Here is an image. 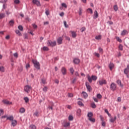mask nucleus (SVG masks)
I'll use <instances>...</instances> for the list:
<instances>
[{
  "mask_svg": "<svg viewBox=\"0 0 129 129\" xmlns=\"http://www.w3.org/2000/svg\"><path fill=\"white\" fill-rule=\"evenodd\" d=\"M47 44L48 47H55L57 45L56 41H52V40H48Z\"/></svg>",
  "mask_w": 129,
  "mask_h": 129,
  "instance_id": "obj_1",
  "label": "nucleus"
},
{
  "mask_svg": "<svg viewBox=\"0 0 129 129\" xmlns=\"http://www.w3.org/2000/svg\"><path fill=\"white\" fill-rule=\"evenodd\" d=\"M97 80V77L96 76H92V77H90L89 75L88 76V80L90 83H91L92 82V80L94 81H95Z\"/></svg>",
  "mask_w": 129,
  "mask_h": 129,
  "instance_id": "obj_2",
  "label": "nucleus"
},
{
  "mask_svg": "<svg viewBox=\"0 0 129 129\" xmlns=\"http://www.w3.org/2000/svg\"><path fill=\"white\" fill-rule=\"evenodd\" d=\"M32 62L34 65V67L39 70L40 69V63L35 59H32Z\"/></svg>",
  "mask_w": 129,
  "mask_h": 129,
  "instance_id": "obj_3",
  "label": "nucleus"
},
{
  "mask_svg": "<svg viewBox=\"0 0 129 129\" xmlns=\"http://www.w3.org/2000/svg\"><path fill=\"white\" fill-rule=\"evenodd\" d=\"M110 90L115 91L116 90V84L114 83H112L110 85Z\"/></svg>",
  "mask_w": 129,
  "mask_h": 129,
  "instance_id": "obj_4",
  "label": "nucleus"
},
{
  "mask_svg": "<svg viewBox=\"0 0 129 129\" xmlns=\"http://www.w3.org/2000/svg\"><path fill=\"white\" fill-rule=\"evenodd\" d=\"M31 89L32 87H31V86L29 85H26L24 87V91H25V92H27V93H29V92H30V90H31Z\"/></svg>",
  "mask_w": 129,
  "mask_h": 129,
  "instance_id": "obj_5",
  "label": "nucleus"
},
{
  "mask_svg": "<svg viewBox=\"0 0 129 129\" xmlns=\"http://www.w3.org/2000/svg\"><path fill=\"white\" fill-rule=\"evenodd\" d=\"M2 102L4 103V104H7V105H11V104H13V102H10V101L7 100V99H4L2 101Z\"/></svg>",
  "mask_w": 129,
  "mask_h": 129,
  "instance_id": "obj_6",
  "label": "nucleus"
},
{
  "mask_svg": "<svg viewBox=\"0 0 129 129\" xmlns=\"http://www.w3.org/2000/svg\"><path fill=\"white\" fill-rule=\"evenodd\" d=\"M86 86L87 87V90L89 92H91L92 91V89L91 88V86L89 85V83H86Z\"/></svg>",
  "mask_w": 129,
  "mask_h": 129,
  "instance_id": "obj_7",
  "label": "nucleus"
},
{
  "mask_svg": "<svg viewBox=\"0 0 129 129\" xmlns=\"http://www.w3.org/2000/svg\"><path fill=\"white\" fill-rule=\"evenodd\" d=\"M61 72L63 75H66L67 73V70L64 67H62L61 69Z\"/></svg>",
  "mask_w": 129,
  "mask_h": 129,
  "instance_id": "obj_8",
  "label": "nucleus"
},
{
  "mask_svg": "<svg viewBox=\"0 0 129 129\" xmlns=\"http://www.w3.org/2000/svg\"><path fill=\"white\" fill-rule=\"evenodd\" d=\"M57 44L58 45H61V44H62V43H63V38L62 37H59L57 39Z\"/></svg>",
  "mask_w": 129,
  "mask_h": 129,
  "instance_id": "obj_9",
  "label": "nucleus"
},
{
  "mask_svg": "<svg viewBox=\"0 0 129 129\" xmlns=\"http://www.w3.org/2000/svg\"><path fill=\"white\" fill-rule=\"evenodd\" d=\"M32 2L34 5H36L38 7H40V6H41L40 2L38 0H32Z\"/></svg>",
  "mask_w": 129,
  "mask_h": 129,
  "instance_id": "obj_10",
  "label": "nucleus"
},
{
  "mask_svg": "<svg viewBox=\"0 0 129 129\" xmlns=\"http://www.w3.org/2000/svg\"><path fill=\"white\" fill-rule=\"evenodd\" d=\"M99 85H103V84H106V81L105 80H102L98 82Z\"/></svg>",
  "mask_w": 129,
  "mask_h": 129,
  "instance_id": "obj_11",
  "label": "nucleus"
},
{
  "mask_svg": "<svg viewBox=\"0 0 129 129\" xmlns=\"http://www.w3.org/2000/svg\"><path fill=\"white\" fill-rule=\"evenodd\" d=\"M116 83H117V85H119V86L122 88V87H123V85L121 84V81H120V80H118L116 82Z\"/></svg>",
  "mask_w": 129,
  "mask_h": 129,
  "instance_id": "obj_12",
  "label": "nucleus"
},
{
  "mask_svg": "<svg viewBox=\"0 0 129 129\" xmlns=\"http://www.w3.org/2000/svg\"><path fill=\"white\" fill-rule=\"evenodd\" d=\"M74 63H75V64H79V63H80V59L79 58H75L74 59Z\"/></svg>",
  "mask_w": 129,
  "mask_h": 129,
  "instance_id": "obj_13",
  "label": "nucleus"
},
{
  "mask_svg": "<svg viewBox=\"0 0 129 129\" xmlns=\"http://www.w3.org/2000/svg\"><path fill=\"white\" fill-rule=\"evenodd\" d=\"M71 32L73 38H76V36H77V35L76 34V32H75V31H71Z\"/></svg>",
  "mask_w": 129,
  "mask_h": 129,
  "instance_id": "obj_14",
  "label": "nucleus"
},
{
  "mask_svg": "<svg viewBox=\"0 0 129 129\" xmlns=\"http://www.w3.org/2000/svg\"><path fill=\"white\" fill-rule=\"evenodd\" d=\"M77 114L78 116H80L81 115V109H78L77 111Z\"/></svg>",
  "mask_w": 129,
  "mask_h": 129,
  "instance_id": "obj_15",
  "label": "nucleus"
},
{
  "mask_svg": "<svg viewBox=\"0 0 129 129\" xmlns=\"http://www.w3.org/2000/svg\"><path fill=\"white\" fill-rule=\"evenodd\" d=\"M12 125H13V126H16V125H17V120H13L12 122Z\"/></svg>",
  "mask_w": 129,
  "mask_h": 129,
  "instance_id": "obj_16",
  "label": "nucleus"
},
{
  "mask_svg": "<svg viewBox=\"0 0 129 129\" xmlns=\"http://www.w3.org/2000/svg\"><path fill=\"white\" fill-rule=\"evenodd\" d=\"M126 34H127V31L124 30L122 31L121 35V36H124V35H126Z\"/></svg>",
  "mask_w": 129,
  "mask_h": 129,
  "instance_id": "obj_17",
  "label": "nucleus"
},
{
  "mask_svg": "<svg viewBox=\"0 0 129 129\" xmlns=\"http://www.w3.org/2000/svg\"><path fill=\"white\" fill-rule=\"evenodd\" d=\"M82 95L83 96H84V98H87V97H88V95L85 92H82Z\"/></svg>",
  "mask_w": 129,
  "mask_h": 129,
  "instance_id": "obj_18",
  "label": "nucleus"
},
{
  "mask_svg": "<svg viewBox=\"0 0 129 129\" xmlns=\"http://www.w3.org/2000/svg\"><path fill=\"white\" fill-rule=\"evenodd\" d=\"M109 67L110 68V70H111V71L112 70V69L113 68V67H114V64H113V63H110L109 65Z\"/></svg>",
  "mask_w": 129,
  "mask_h": 129,
  "instance_id": "obj_19",
  "label": "nucleus"
},
{
  "mask_svg": "<svg viewBox=\"0 0 129 129\" xmlns=\"http://www.w3.org/2000/svg\"><path fill=\"white\" fill-rule=\"evenodd\" d=\"M116 119V116H115L114 118L112 117L110 119V122H114V121H115Z\"/></svg>",
  "mask_w": 129,
  "mask_h": 129,
  "instance_id": "obj_20",
  "label": "nucleus"
},
{
  "mask_svg": "<svg viewBox=\"0 0 129 129\" xmlns=\"http://www.w3.org/2000/svg\"><path fill=\"white\" fill-rule=\"evenodd\" d=\"M87 116L88 117H89V118H90L91 117H92L93 116V113H92V112H89L88 113Z\"/></svg>",
  "mask_w": 129,
  "mask_h": 129,
  "instance_id": "obj_21",
  "label": "nucleus"
},
{
  "mask_svg": "<svg viewBox=\"0 0 129 129\" xmlns=\"http://www.w3.org/2000/svg\"><path fill=\"white\" fill-rule=\"evenodd\" d=\"M94 19H97L98 18V13H97V11H95V13L94 15Z\"/></svg>",
  "mask_w": 129,
  "mask_h": 129,
  "instance_id": "obj_22",
  "label": "nucleus"
},
{
  "mask_svg": "<svg viewBox=\"0 0 129 129\" xmlns=\"http://www.w3.org/2000/svg\"><path fill=\"white\" fill-rule=\"evenodd\" d=\"M70 126V122H67L64 123V127H67L68 126Z\"/></svg>",
  "mask_w": 129,
  "mask_h": 129,
  "instance_id": "obj_23",
  "label": "nucleus"
},
{
  "mask_svg": "<svg viewBox=\"0 0 129 129\" xmlns=\"http://www.w3.org/2000/svg\"><path fill=\"white\" fill-rule=\"evenodd\" d=\"M129 72V69H127V68L126 69H124V74H125L126 75H127V74H128Z\"/></svg>",
  "mask_w": 129,
  "mask_h": 129,
  "instance_id": "obj_24",
  "label": "nucleus"
},
{
  "mask_svg": "<svg viewBox=\"0 0 129 129\" xmlns=\"http://www.w3.org/2000/svg\"><path fill=\"white\" fill-rule=\"evenodd\" d=\"M88 119L90 120V121H91V122H95V119L91 117V118H88Z\"/></svg>",
  "mask_w": 129,
  "mask_h": 129,
  "instance_id": "obj_25",
  "label": "nucleus"
},
{
  "mask_svg": "<svg viewBox=\"0 0 129 129\" xmlns=\"http://www.w3.org/2000/svg\"><path fill=\"white\" fill-rule=\"evenodd\" d=\"M14 120V116H11L9 117H8L7 118V120Z\"/></svg>",
  "mask_w": 129,
  "mask_h": 129,
  "instance_id": "obj_26",
  "label": "nucleus"
},
{
  "mask_svg": "<svg viewBox=\"0 0 129 129\" xmlns=\"http://www.w3.org/2000/svg\"><path fill=\"white\" fill-rule=\"evenodd\" d=\"M118 49L120 51H122V50H123V46H122V45L121 44H119L118 46Z\"/></svg>",
  "mask_w": 129,
  "mask_h": 129,
  "instance_id": "obj_27",
  "label": "nucleus"
},
{
  "mask_svg": "<svg viewBox=\"0 0 129 129\" xmlns=\"http://www.w3.org/2000/svg\"><path fill=\"white\" fill-rule=\"evenodd\" d=\"M102 36L101 35L95 37L96 40H101Z\"/></svg>",
  "mask_w": 129,
  "mask_h": 129,
  "instance_id": "obj_28",
  "label": "nucleus"
},
{
  "mask_svg": "<svg viewBox=\"0 0 129 129\" xmlns=\"http://www.w3.org/2000/svg\"><path fill=\"white\" fill-rule=\"evenodd\" d=\"M34 116H39V112L38 111H36L34 114H33Z\"/></svg>",
  "mask_w": 129,
  "mask_h": 129,
  "instance_id": "obj_29",
  "label": "nucleus"
},
{
  "mask_svg": "<svg viewBox=\"0 0 129 129\" xmlns=\"http://www.w3.org/2000/svg\"><path fill=\"white\" fill-rule=\"evenodd\" d=\"M113 9L115 12H117V10H118V7H117V5H114L113 6Z\"/></svg>",
  "mask_w": 129,
  "mask_h": 129,
  "instance_id": "obj_30",
  "label": "nucleus"
},
{
  "mask_svg": "<svg viewBox=\"0 0 129 129\" xmlns=\"http://www.w3.org/2000/svg\"><path fill=\"white\" fill-rule=\"evenodd\" d=\"M15 22L14 21V20H11L9 22V25L10 26H14V24Z\"/></svg>",
  "mask_w": 129,
  "mask_h": 129,
  "instance_id": "obj_31",
  "label": "nucleus"
},
{
  "mask_svg": "<svg viewBox=\"0 0 129 129\" xmlns=\"http://www.w3.org/2000/svg\"><path fill=\"white\" fill-rule=\"evenodd\" d=\"M0 71L1 72H5V67L3 66L0 67Z\"/></svg>",
  "mask_w": 129,
  "mask_h": 129,
  "instance_id": "obj_32",
  "label": "nucleus"
},
{
  "mask_svg": "<svg viewBox=\"0 0 129 129\" xmlns=\"http://www.w3.org/2000/svg\"><path fill=\"white\" fill-rule=\"evenodd\" d=\"M6 17V14L4 13H1L0 14V19H3V18H5Z\"/></svg>",
  "mask_w": 129,
  "mask_h": 129,
  "instance_id": "obj_33",
  "label": "nucleus"
},
{
  "mask_svg": "<svg viewBox=\"0 0 129 129\" xmlns=\"http://www.w3.org/2000/svg\"><path fill=\"white\" fill-rule=\"evenodd\" d=\"M20 112L21 113H24V112H25V108H21L20 109Z\"/></svg>",
  "mask_w": 129,
  "mask_h": 129,
  "instance_id": "obj_34",
  "label": "nucleus"
},
{
  "mask_svg": "<svg viewBox=\"0 0 129 129\" xmlns=\"http://www.w3.org/2000/svg\"><path fill=\"white\" fill-rule=\"evenodd\" d=\"M70 71L72 75L74 74V69H73V68H71Z\"/></svg>",
  "mask_w": 129,
  "mask_h": 129,
  "instance_id": "obj_35",
  "label": "nucleus"
},
{
  "mask_svg": "<svg viewBox=\"0 0 129 129\" xmlns=\"http://www.w3.org/2000/svg\"><path fill=\"white\" fill-rule=\"evenodd\" d=\"M73 116H72V115H69V120H70V121H72V120H73Z\"/></svg>",
  "mask_w": 129,
  "mask_h": 129,
  "instance_id": "obj_36",
  "label": "nucleus"
},
{
  "mask_svg": "<svg viewBox=\"0 0 129 129\" xmlns=\"http://www.w3.org/2000/svg\"><path fill=\"white\" fill-rule=\"evenodd\" d=\"M43 51H49V48L47 46H44L43 47Z\"/></svg>",
  "mask_w": 129,
  "mask_h": 129,
  "instance_id": "obj_37",
  "label": "nucleus"
},
{
  "mask_svg": "<svg viewBox=\"0 0 129 129\" xmlns=\"http://www.w3.org/2000/svg\"><path fill=\"white\" fill-rule=\"evenodd\" d=\"M116 39L117 40V41L118 42H119V43H121V42H122V40H121V39L120 38H119V37H116Z\"/></svg>",
  "mask_w": 129,
  "mask_h": 129,
  "instance_id": "obj_38",
  "label": "nucleus"
},
{
  "mask_svg": "<svg viewBox=\"0 0 129 129\" xmlns=\"http://www.w3.org/2000/svg\"><path fill=\"white\" fill-rule=\"evenodd\" d=\"M64 26L66 28H69V26L67 25V22L66 21H63Z\"/></svg>",
  "mask_w": 129,
  "mask_h": 129,
  "instance_id": "obj_39",
  "label": "nucleus"
},
{
  "mask_svg": "<svg viewBox=\"0 0 129 129\" xmlns=\"http://www.w3.org/2000/svg\"><path fill=\"white\" fill-rule=\"evenodd\" d=\"M98 50L101 54L103 53V49L101 47H99Z\"/></svg>",
  "mask_w": 129,
  "mask_h": 129,
  "instance_id": "obj_40",
  "label": "nucleus"
},
{
  "mask_svg": "<svg viewBox=\"0 0 129 129\" xmlns=\"http://www.w3.org/2000/svg\"><path fill=\"white\" fill-rule=\"evenodd\" d=\"M97 97L99 99H101V98H102V96L100 94H98L97 95Z\"/></svg>",
  "mask_w": 129,
  "mask_h": 129,
  "instance_id": "obj_41",
  "label": "nucleus"
},
{
  "mask_svg": "<svg viewBox=\"0 0 129 129\" xmlns=\"http://www.w3.org/2000/svg\"><path fill=\"white\" fill-rule=\"evenodd\" d=\"M16 33L17 34V35H19V36H22V34H21V32H20L19 30H16Z\"/></svg>",
  "mask_w": 129,
  "mask_h": 129,
  "instance_id": "obj_42",
  "label": "nucleus"
},
{
  "mask_svg": "<svg viewBox=\"0 0 129 129\" xmlns=\"http://www.w3.org/2000/svg\"><path fill=\"white\" fill-rule=\"evenodd\" d=\"M24 100H25V102L26 103H28V102H29V98L26 97L24 98Z\"/></svg>",
  "mask_w": 129,
  "mask_h": 129,
  "instance_id": "obj_43",
  "label": "nucleus"
},
{
  "mask_svg": "<svg viewBox=\"0 0 129 129\" xmlns=\"http://www.w3.org/2000/svg\"><path fill=\"white\" fill-rule=\"evenodd\" d=\"M91 106H92V108H96V105H95V103H92Z\"/></svg>",
  "mask_w": 129,
  "mask_h": 129,
  "instance_id": "obj_44",
  "label": "nucleus"
},
{
  "mask_svg": "<svg viewBox=\"0 0 129 129\" xmlns=\"http://www.w3.org/2000/svg\"><path fill=\"white\" fill-rule=\"evenodd\" d=\"M79 15L81 16L82 15V9L80 7L79 8Z\"/></svg>",
  "mask_w": 129,
  "mask_h": 129,
  "instance_id": "obj_45",
  "label": "nucleus"
},
{
  "mask_svg": "<svg viewBox=\"0 0 129 129\" xmlns=\"http://www.w3.org/2000/svg\"><path fill=\"white\" fill-rule=\"evenodd\" d=\"M30 127L31 128V129H36L37 128V127H36V126L35 125H31L30 126Z\"/></svg>",
  "mask_w": 129,
  "mask_h": 129,
  "instance_id": "obj_46",
  "label": "nucleus"
},
{
  "mask_svg": "<svg viewBox=\"0 0 129 129\" xmlns=\"http://www.w3.org/2000/svg\"><path fill=\"white\" fill-rule=\"evenodd\" d=\"M87 11L88 13H90V14H92L93 12H92V9L89 8L87 9Z\"/></svg>",
  "mask_w": 129,
  "mask_h": 129,
  "instance_id": "obj_47",
  "label": "nucleus"
},
{
  "mask_svg": "<svg viewBox=\"0 0 129 129\" xmlns=\"http://www.w3.org/2000/svg\"><path fill=\"white\" fill-rule=\"evenodd\" d=\"M78 104L79 105H80L81 106H83L84 105L83 104V103H82V102L81 101H79L78 102Z\"/></svg>",
  "mask_w": 129,
  "mask_h": 129,
  "instance_id": "obj_48",
  "label": "nucleus"
},
{
  "mask_svg": "<svg viewBox=\"0 0 129 129\" xmlns=\"http://www.w3.org/2000/svg\"><path fill=\"white\" fill-rule=\"evenodd\" d=\"M18 29L19 30H20V31H23V26L22 25H20L18 26Z\"/></svg>",
  "mask_w": 129,
  "mask_h": 129,
  "instance_id": "obj_49",
  "label": "nucleus"
},
{
  "mask_svg": "<svg viewBox=\"0 0 129 129\" xmlns=\"http://www.w3.org/2000/svg\"><path fill=\"white\" fill-rule=\"evenodd\" d=\"M61 6H62V7H63V8H65L66 9H67V5H66V4H65V3H62V4H61Z\"/></svg>",
  "mask_w": 129,
  "mask_h": 129,
  "instance_id": "obj_50",
  "label": "nucleus"
},
{
  "mask_svg": "<svg viewBox=\"0 0 129 129\" xmlns=\"http://www.w3.org/2000/svg\"><path fill=\"white\" fill-rule=\"evenodd\" d=\"M4 114V110L3 109H0V116Z\"/></svg>",
  "mask_w": 129,
  "mask_h": 129,
  "instance_id": "obj_51",
  "label": "nucleus"
},
{
  "mask_svg": "<svg viewBox=\"0 0 129 129\" xmlns=\"http://www.w3.org/2000/svg\"><path fill=\"white\" fill-rule=\"evenodd\" d=\"M32 27L34 29H37V28H38V26H37V25L35 24H32Z\"/></svg>",
  "mask_w": 129,
  "mask_h": 129,
  "instance_id": "obj_52",
  "label": "nucleus"
},
{
  "mask_svg": "<svg viewBox=\"0 0 129 129\" xmlns=\"http://www.w3.org/2000/svg\"><path fill=\"white\" fill-rule=\"evenodd\" d=\"M45 14L46 16H49V15L50 14V13L49 12V10H46L45 11Z\"/></svg>",
  "mask_w": 129,
  "mask_h": 129,
  "instance_id": "obj_53",
  "label": "nucleus"
},
{
  "mask_svg": "<svg viewBox=\"0 0 129 129\" xmlns=\"http://www.w3.org/2000/svg\"><path fill=\"white\" fill-rule=\"evenodd\" d=\"M85 30H86V28H85V27H82L81 29L82 32H84V31H85Z\"/></svg>",
  "mask_w": 129,
  "mask_h": 129,
  "instance_id": "obj_54",
  "label": "nucleus"
},
{
  "mask_svg": "<svg viewBox=\"0 0 129 129\" xmlns=\"http://www.w3.org/2000/svg\"><path fill=\"white\" fill-rule=\"evenodd\" d=\"M43 91L46 92V91H47V90H48V88H47V87H44L43 89Z\"/></svg>",
  "mask_w": 129,
  "mask_h": 129,
  "instance_id": "obj_55",
  "label": "nucleus"
},
{
  "mask_svg": "<svg viewBox=\"0 0 129 129\" xmlns=\"http://www.w3.org/2000/svg\"><path fill=\"white\" fill-rule=\"evenodd\" d=\"M93 99L95 102H98V100L97 99V98H96L95 97H93Z\"/></svg>",
  "mask_w": 129,
  "mask_h": 129,
  "instance_id": "obj_56",
  "label": "nucleus"
},
{
  "mask_svg": "<svg viewBox=\"0 0 129 129\" xmlns=\"http://www.w3.org/2000/svg\"><path fill=\"white\" fill-rule=\"evenodd\" d=\"M94 54H95V56H96V57H99L100 56V55L99 54V53H96V52H95V53H94Z\"/></svg>",
  "mask_w": 129,
  "mask_h": 129,
  "instance_id": "obj_57",
  "label": "nucleus"
},
{
  "mask_svg": "<svg viewBox=\"0 0 129 129\" xmlns=\"http://www.w3.org/2000/svg\"><path fill=\"white\" fill-rule=\"evenodd\" d=\"M15 4H20V0H15Z\"/></svg>",
  "mask_w": 129,
  "mask_h": 129,
  "instance_id": "obj_58",
  "label": "nucleus"
},
{
  "mask_svg": "<svg viewBox=\"0 0 129 129\" xmlns=\"http://www.w3.org/2000/svg\"><path fill=\"white\" fill-rule=\"evenodd\" d=\"M26 69H29V68H30V64L29 63L26 65Z\"/></svg>",
  "mask_w": 129,
  "mask_h": 129,
  "instance_id": "obj_59",
  "label": "nucleus"
},
{
  "mask_svg": "<svg viewBox=\"0 0 129 129\" xmlns=\"http://www.w3.org/2000/svg\"><path fill=\"white\" fill-rule=\"evenodd\" d=\"M100 118L102 121H104L103 120H104V118H103V117L102 116L100 115Z\"/></svg>",
  "mask_w": 129,
  "mask_h": 129,
  "instance_id": "obj_60",
  "label": "nucleus"
},
{
  "mask_svg": "<svg viewBox=\"0 0 129 129\" xmlns=\"http://www.w3.org/2000/svg\"><path fill=\"white\" fill-rule=\"evenodd\" d=\"M42 82L43 84H46V80L42 79Z\"/></svg>",
  "mask_w": 129,
  "mask_h": 129,
  "instance_id": "obj_61",
  "label": "nucleus"
},
{
  "mask_svg": "<svg viewBox=\"0 0 129 129\" xmlns=\"http://www.w3.org/2000/svg\"><path fill=\"white\" fill-rule=\"evenodd\" d=\"M102 126H105V125H106V123L104 121H102Z\"/></svg>",
  "mask_w": 129,
  "mask_h": 129,
  "instance_id": "obj_62",
  "label": "nucleus"
},
{
  "mask_svg": "<svg viewBox=\"0 0 129 129\" xmlns=\"http://www.w3.org/2000/svg\"><path fill=\"white\" fill-rule=\"evenodd\" d=\"M59 16L60 17H63L64 16V12H61V13H60Z\"/></svg>",
  "mask_w": 129,
  "mask_h": 129,
  "instance_id": "obj_63",
  "label": "nucleus"
},
{
  "mask_svg": "<svg viewBox=\"0 0 129 129\" xmlns=\"http://www.w3.org/2000/svg\"><path fill=\"white\" fill-rule=\"evenodd\" d=\"M14 57H15L16 58H18V53H15L14 54Z\"/></svg>",
  "mask_w": 129,
  "mask_h": 129,
  "instance_id": "obj_64",
  "label": "nucleus"
}]
</instances>
